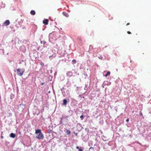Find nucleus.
I'll return each mask as SVG.
<instances>
[{"label": "nucleus", "instance_id": "1", "mask_svg": "<svg viewBox=\"0 0 151 151\" xmlns=\"http://www.w3.org/2000/svg\"><path fill=\"white\" fill-rule=\"evenodd\" d=\"M35 133L37 136L36 138L38 139L42 140L43 139L44 137L42 133L41 132L40 129H35Z\"/></svg>", "mask_w": 151, "mask_h": 151}, {"label": "nucleus", "instance_id": "2", "mask_svg": "<svg viewBox=\"0 0 151 151\" xmlns=\"http://www.w3.org/2000/svg\"><path fill=\"white\" fill-rule=\"evenodd\" d=\"M24 71L25 70L24 68H22V69L19 68L17 69V75L20 76H21L23 75L24 73Z\"/></svg>", "mask_w": 151, "mask_h": 151}, {"label": "nucleus", "instance_id": "3", "mask_svg": "<svg viewBox=\"0 0 151 151\" xmlns=\"http://www.w3.org/2000/svg\"><path fill=\"white\" fill-rule=\"evenodd\" d=\"M64 88L63 87L61 89V90L62 91V93L63 96H65L66 95H68L70 94V92L68 90H67L66 91V92L64 91L63 90V89H64Z\"/></svg>", "mask_w": 151, "mask_h": 151}, {"label": "nucleus", "instance_id": "4", "mask_svg": "<svg viewBox=\"0 0 151 151\" xmlns=\"http://www.w3.org/2000/svg\"><path fill=\"white\" fill-rule=\"evenodd\" d=\"M10 24V22L9 20H7L5 21V22L4 23V25L6 26Z\"/></svg>", "mask_w": 151, "mask_h": 151}, {"label": "nucleus", "instance_id": "5", "mask_svg": "<svg viewBox=\"0 0 151 151\" xmlns=\"http://www.w3.org/2000/svg\"><path fill=\"white\" fill-rule=\"evenodd\" d=\"M72 75L73 73L72 72L69 71L67 73V76L69 77H70Z\"/></svg>", "mask_w": 151, "mask_h": 151}, {"label": "nucleus", "instance_id": "6", "mask_svg": "<svg viewBox=\"0 0 151 151\" xmlns=\"http://www.w3.org/2000/svg\"><path fill=\"white\" fill-rule=\"evenodd\" d=\"M48 19H45L43 21V23L45 25H47L48 24Z\"/></svg>", "mask_w": 151, "mask_h": 151}, {"label": "nucleus", "instance_id": "7", "mask_svg": "<svg viewBox=\"0 0 151 151\" xmlns=\"http://www.w3.org/2000/svg\"><path fill=\"white\" fill-rule=\"evenodd\" d=\"M15 136L16 135L15 134L13 133H12L10 134L9 137L12 138H14L15 137Z\"/></svg>", "mask_w": 151, "mask_h": 151}, {"label": "nucleus", "instance_id": "8", "mask_svg": "<svg viewBox=\"0 0 151 151\" xmlns=\"http://www.w3.org/2000/svg\"><path fill=\"white\" fill-rule=\"evenodd\" d=\"M63 15H64L67 17H68L69 16L68 14L67 13H66V12H63Z\"/></svg>", "mask_w": 151, "mask_h": 151}, {"label": "nucleus", "instance_id": "9", "mask_svg": "<svg viewBox=\"0 0 151 151\" xmlns=\"http://www.w3.org/2000/svg\"><path fill=\"white\" fill-rule=\"evenodd\" d=\"M63 103L62 104L63 105H66L67 104V101L66 99H64L63 100Z\"/></svg>", "mask_w": 151, "mask_h": 151}, {"label": "nucleus", "instance_id": "10", "mask_svg": "<svg viewBox=\"0 0 151 151\" xmlns=\"http://www.w3.org/2000/svg\"><path fill=\"white\" fill-rule=\"evenodd\" d=\"M30 14L32 15H35V11L32 10L30 12Z\"/></svg>", "mask_w": 151, "mask_h": 151}, {"label": "nucleus", "instance_id": "11", "mask_svg": "<svg viewBox=\"0 0 151 151\" xmlns=\"http://www.w3.org/2000/svg\"><path fill=\"white\" fill-rule=\"evenodd\" d=\"M76 148L78 149L79 151H83V150L81 148H79L78 146H77Z\"/></svg>", "mask_w": 151, "mask_h": 151}, {"label": "nucleus", "instance_id": "12", "mask_svg": "<svg viewBox=\"0 0 151 151\" xmlns=\"http://www.w3.org/2000/svg\"><path fill=\"white\" fill-rule=\"evenodd\" d=\"M102 138L103 139V140H104V141H106V137L105 136H103L102 137Z\"/></svg>", "mask_w": 151, "mask_h": 151}, {"label": "nucleus", "instance_id": "13", "mask_svg": "<svg viewBox=\"0 0 151 151\" xmlns=\"http://www.w3.org/2000/svg\"><path fill=\"white\" fill-rule=\"evenodd\" d=\"M76 62V61L75 59H73L72 60V63L73 64H75Z\"/></svg>", "mask_w": 151, "mask_h": 151}, {"label": "nucleus", "instance_id": "14", "mask_svg": "<svg viewBox=\"0 0 151 151\" xmlns=\"http://www.w3.org/2000/svg\"><path fill=\"white\" fill-rule=\"evenodd\" d=\"M110 74V71H108L107 73V74H106V75L105 76V77H107V76L108 75H109Z\"/></svg>", "mask_w": 151, "mask_h": 151}, {"label": "nucleus", "instance_id": "15", "mask_svg": "<svg viewBox=\"0 0 151 151\" xmlns=\"http://www.w3.org/2000/svg\"><path fill=\"white\" fill-rule=\"evenodd\" d=\"M66 132L68 134H69L70 133V130L67 129L66 130Z\"/></svg>", "mask_w": 151, "mask_h": 151}, {"label": "nucleus", "instance_id": "16", "mask_svg": "<svg viewBox=\"0 0 151 151\" xmlns=\"http://www.w3.org/2000/svg\"><path fill=\"white\" fill-rule=\"evenodd\" d=\"M88 85L86 84L85 85V87H84V89L85 90H86L87 89Z\"/></svg>", "mask_w": 151, "mask_h": 151}, {"label": "nucleus", "instance_id": "17", "mask_svg": "<svg viewBox=\"0 0 151 151\" xmlns=\"http://www.w3.org/2000/svg\"><path fill=\"white\" fill-rule=\"evenodd\" d=\"M89 150H90V151H94V148L93 147H90L89 149Z\"/></svg>", "mask_w": 151, "mask_h": 151}, {"label": "nucleus", "instance_id": "18", "mask_svg": "<svg viewBox=\"0 0 151 151\" xmlns=\"http://www.w3.org/2000/svg\"><path fill=\"white\" fill-rule=\"evenodd\" d=\"M92 145V141H90L89 142V146H91Z\"/></svg>", "mask_w": 151, "mask_h": 151}, {"label": "nucleus", "instance_id": "19", "mask_svg": "<svg viewBox=\"0 0 151 151\" xmlns=\"http://www.w3.org/2000/svg\"><path fill=\"white\" fill-rule=\"evenodd\" d=\"M80 118L81 119V120H83V118H84L83 115H81L80 116Z\"/></svg>", "mask_w": 151, "mask_h": 151}, {"label": "nucleus", "instance_id": "20", "mask_svg": "<svg viewBox=\"0 0 151 151\" xmlns=\"http://www.w3.org/2000/svg\"><path fill=\"white\" fill-rule=\"evenodd\" d=\"M98 58L101 60H102L103 58V57L101 55H99V56H98Z\"/></svg>", "mask_w": 151, "mask_h": 151}, {"label": "nucleus", "instance_id": "21", "mask_svg": "<svg viewBox=\"0 0 151 151\" xmlns=\"http://www.w3.org/2000/svg\"><path fill=\"white\" fill-rule=\"evenodd\" d=\"M40 42L41 44L43 43L44 44H45L46 43L44 41H41Z\"/></svg>", "mask_w": 151, "mask_h": 151}, {"label": "nucleus", "instance_id": "22", "mask_svg": "<svg viewBox=\"0 0 151 151\" xmlns=\"http://www.w3.org/2000/svg\"><path fill=\"white\" fill-rule=\"evenodd\" d=\"M24 61V60H22V61H20L19 62V63L20 64H22V62H23Z\"/></svg>", "mask_w": 151, "mask_h": 151}, {"label": "nucleus", "instance_id": "23", "mask_svg": "<svg viewBox=\"0 0 151 151\" xmlns=\"http://www.w3.org/2000/svg\"><path fill=\"white\" fill-rule=\"evenodd\" d=\"M129 119H126V122H129Z\"/></svg>", "mask_w": 151, "mask_h": 151}, {"label": "nucleus", "instance_id": "24", "mask_svg": "<svg viewBox=\"0 0 151 151\" xmlns=\"http://www.w3.org/2000/svg\"><path fill=\"white\" fill-rule=\"evenodd\" d=\"M127 33L129 34H130L131 33V32L129 31H128L127 32Z\"/></svg>", "mask_w": 151, "mask_h": 151}, {"label": "nucleus", "instance_id": "25", "mask_svg": "<svg viewBox=\"0 0 151 151\" xmlns=\"http://www.w3.org/2000/svg\"><path fill=\"white\" fill-rule=\"evenodd\" d=\"M2 5H3V6H2V7L3 6V7H4L5 6V4H2Z\"/></svg>", "mask_w": 151, "mask_h": 151}, {"label": "nucleus", "instance_id": "26", "mask_svg": "<svg viewBox=\"0 0 151 151\" xmlns=\"http://www.w3.org/2000/svg\"><path fill=\"white\" fill-rule=\"evenodd\" d=\"M1 138L2 139H3V138H4L3 136H2H2H1Z\"/></svg>", "mask_w": 151, "mask_h": 151}, {"label": "nucleus", "instance_id": "27", "mask_svg": "<svg viewBox=\"0 0 151 151\" xmlns=\"http://www.w3.org/2000/svg\"><path fill=\"white\" fill-rule=\"evenodd\" d=\"M20 48L21 49H22V48H24V47H20Z\"/></svg>", "mask_w": 151, "mask_h": 151}, {"label": "nucleus", "instance_id": "28", "mask_svg": "<svg viewBox=\"0 0 151 151\" xmlns=\"http://www.w3.org/2000/svg\"><path fill=\"white\" fill-rule=\"evenodd\" d=\"M44 84V83H41V85H43Z\"/></svg>", "mask_w": 151, "mask_h": 151}, {"label": "nucleus", "instance_id": "29", "mask_svg": "<svg viewBox=\"0 0 151 151\" xmlns=\"http://www.w3.org/2000/svg\"><path fill=\"white\" fill-rule=\"evenodd\" d=\"M129 23H128L127 24V25H129Z\"/></svg>", "mask_w": 151, "mask_h": 151}, {"label": "nucleus", "instance_id": "30", "mask_svg": "<svg viewBox=\"0 0 151 151\" xmlns=\"http://www.w3.org/2000/svg\"><path fill=\"white\" fill-rule=\"evenodd\" d=\"M52 56H53V55H52V56H49V58H51V57Z\"/></svg>", "mask_w": 151, "mask_h": 151}, {"label": "nucleus", "instance_id": "31", "mask_svg": "<svg viewBox=\"0 0 151 151\" xmlns=\"http://www.w3.org/2000/svg\"><path fill=\"white\" fill-rule=\"evenodd\" d=\"M24 64H25V65H26V62H24Z\"/></svg>", "mask_w": 151, "mask_h": 151}, {"label": "nucleus", "instance_id": "32", "mask_svg": "<svg viewBox=\"0 0 151 151\" xmlns=\"http://www.w3.org/2000/svg\"><path fill=\"white\" fill-rule=\"evenodd\" d=\"M140 115H142V113H140Z\"/></svg>", "mask_w": 151, "mask_h": 151}, {"label": "nucleus", "instance_id": "33", "mask_svg": "<svg viewBox=\"0 0 151 151\" xmlns=\"http://www.w3.org/2000/svg\"><path fill=\"white\" fill-rule=\"evenodd\" d=\"M24 28H25V27H23V29H24Z\"/></svg>", "mask_w": 151, "mask_h": 151}, {"label": "nucleus", "instance_id": "34", "mask_svg": "<svg viewBox=\"0 0 151 151\" xmlns=\"http://www.w3.org/2000/svg\"><path fill=\"white\" fill-rule=\"evenodd\" d=\"M54 57H55V55H54V56H53Z\"/></svg>", "mask_w": 151, "mask_h": 151}]
</instances>
